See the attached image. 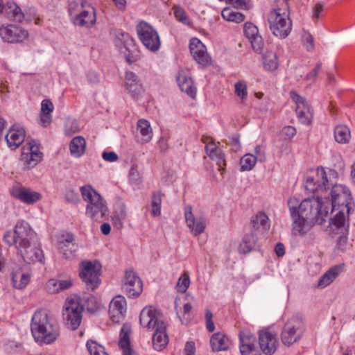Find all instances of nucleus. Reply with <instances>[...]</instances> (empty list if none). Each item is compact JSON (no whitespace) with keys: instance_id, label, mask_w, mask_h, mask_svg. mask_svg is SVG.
Listing matches in <instances>:
<instances>
[{"instance_id":"f257e3e1","label":"nucleus","mask_w":355,"mask_h":355,"mask_svg":"<svg viewBox=\"0 0 355 355\" xmlns=\"http://www.w3.org/2000/svg\"><path fill=\"white\" fill-rule=\"evenodd\" d=\"M331 202L327 198L312 197L301 202L295 197L288 200L291 220V232L306 243L313 241L316 235L313 227L326 222L329 211L333 216L327 227L330 232L344 233L349 225V214L354 207L349 189L343 184H335L331 191Z\"/></svg>"},{"instance_id":"f03ea898","label":"nucleus","mask_w":355,"mask_h":355,"mask_svg":"<svg viewBox=\"0 0 355 355\" xmlns=\"http://www.w3.org/2000/svg\"><path fill=\"white\" fill-rule=\"evenodd\" d=\"M31 329L35 341L39 345H51L60 336V326L46 310H37L32 316Z\"/></svg>"},{"instance_id":"7ed1b4c3","label":"nucleus","mask_w":355,"mask_h":355,"mask_svg":"<svg viewBox=\"0 0 355 355\" xmlns=\"http://www.w3.org/2000/svg\"><path fill=\"white\" fill-rule=\"evenodd\" d=\"M80 192L86 202L85 215L92 220L101 222L109 214L107 203L104 198L90 184L82 186Z\"/></svg>"},{"instance_id":"20e7f679","label":"nucleus","mask_w":355,"mask_h":355,"mask_svg":"<svg viewBox=\"0 0 355 355\" xmlns=\"http://www.w3.org/2000/svg\"><path fill=\"white\" fill-rule=\"evenodd\" d=\"M35 238V233L25 220H19L14 230H8L4 233L3 241L9 246H15L17 250L25 246H29Z\"/></svg>"},{"instance_id":"39448f33","label":"nucleus","mask_w":355,"mask_h":355,"mask_svg":"<svg viewBox=\"0 0 355 355\" xmlns=\"http://www.w3.org/2000/svg\"><path fill=\"white\" fill-rule=\"evenodd\" d=\"M268 21L272 33L277 37H287L292 30V22L289 18L288 5L273 9L268 14Z\"/></svg>"},{"instance_id":"423d86ee","label":"nucleus","mask_w":355,"mask_h":355,"mask_svg":"<svg viewBox=\"0 0 355 355\" xmlns=\"http://www.w3.org/2000/svg\"><path fill=\"white\" fill-rule=\"evenodd\" d=\"M338 177V173L335 170L330 169L327 172L323 167H318L306 176L304 187L310 193L322 192L332 184Z\"/></svg>"},{"instance_id":"0eeeda50","label":"nucleus","mask_w":355,"mask_h":355,"mask_svg":"<svg viewBox=\"0 0 355 355\" xmlns=\"http://www.w3.org/2000/svg\"><path fill=\"white\" fill-rule=\"evenodd\" d=\"M304 332V320L299 315L291 317L285 323L281 334V340L286 346H291L301 340Z\"/></svg>"},{"instance_id":"6e6552de","label":"nucleus","mask_w":355,"mask_h":355,"mask_svg":"<svg viewBox=\"0 0 355 355\" xmlns=\"http://www.w3.org/2000/svg\"><path fill=\"white\" fill-rule=\"evenodd\" d=\"M101 264L97 260H83L79 265V276L87 288L96 289L100 284Z\"/></svg>"},{"instance_id":"1a4fd4ad","label":"nucleus","mask_w":355,"mask_h":355,"mask_svg":"<svg viewBox=\"0 0 355 355\" xmlns=\"http://www.w3.org/2000/svg\"><path fill=\"white\" fill-rule=\"evenodd\" d=\"M83 310L84 306L79 297L73 296L67 298L63 309V318L72 330L77 329L80 326Z\"/></svg>"},{"instance_id":"9d476101","label":"nucleus","mask_w":355,"mask_h":355,"mask_svg":"<svg viewBox=\"0 0 355 355\" xmlns=\"http://www.w3.org/2000/svg\"><path fill=\"white\" fill-rule=\"evenodd\" d=\"M115 46L124 54L127 62L132 63L139 57V51L135 40L128 33L117 31L114 38Z\"/></svg>"},{"instance_id":"9b49d317","label":"nucleus","mask_w":355,"mask_h":355,"mask_svg":"<svg viewBox=\"0 0 355 355\" xmlns=\"http://www.w3.org/2000/svg\"><path fill=\"white\" fill-rule=\"evenodd\" d=\"M137 32L144 46L153 52L158 51L160 40L157 32L148 23L141 21L137 26Z\"/></svg>"},{"instance_id":"f8f14e48","label":"nucleus","mask_w":355,"mask_h":355,"mask_svg":"<svg viewBox=\"0 0 355 355\" xmlns=\"http://www.w3.org/2000/svg\"><path fill=\"white\" fill-rule=\"evenodd\" d=\"M42 159L40 143L36 140H28L21 148L20 161L26 168L35 167Z\"/></svg>"},{"instance_id":"ddd939ff","label":"nucleus","mask_w":355,"mask_h":355,"mask_svg":"<svg viewBox=\"0 0 355 355\" xmlns=\"http://www.w3.org/2000/svg\"><path fill=\"white\" fill-rule=\"evenodd\" d=\"M291 97L295 103V112L299 121L304 125H310L313 120V113L309 102L294 92H291Z\"/></svg>"},{"instance_id":"4468645a","label":"nucleus","mask_w":355,"mask_h":355,"mask_svg":"<svg viewBox=\"0 0 355 355\" xmlns=\"http://www.w3.org/2000/svg\"><path fill=\"white\" fill-rule=\"evenodd\" d=\"M28 37V31L21 26L14 24H3L0 26V37L5 42L19 43Z\"/></svg>"},{"instance_id":"2eb2a0df","label":"nucleus","mask_w":355,"mask_h":355,"mask_svg":"<svg viewBox=\"0 0 355 355\" xmlns=\"http://www.w3.org/2000/svg\"><path fill=\"white\" fill-rule=\"evenodd\" d=\"M184 217L191 233L196 236L204 232L207 227L205 217L202 214H194L191 205L184 207Z\"/></svg>"},{"instance_id":"dca6fc26","label":"nucleus","mask_w":355,"mask_h":355,"mask_svg":"<svg viewBox=\"0 0 355 355\" xmlns=\"http://www.w3.org/2000/svg\"><path fill=\"white\" fill-rule=\"evenodd\" d=\"M141 326L148 331H152L159 326V323H165L161 319L157 310L153 306L144 307L139 315Z\"/></svg>"},{"instance_id":"f3484780","label":"nucleus","mask_w":355,"mask_h":355,"mask_svg":"<svg viewBox=\"0 0 355 355\" xmlns=\"http://www.w3.org/2000/svg\"><path fill=\"white\" fill-rule=\"evenodd\" d=\"M123 288L129 297H137L141 293L142 282L133 270H129L125 272Z\"/></svg>"},{"instance_id":"a211bd4d","label":"nucleus","mask_w":355,"mask_h":355,"mask_svg":"<svg viewBox=\"0 0 355 355\" xmlns=\"http://www.w3.org/2000/svg\"><path fill=\"white\" fill-rule=\"evenodd\" d=\"M82 10L74 14L73 24L86 28L94 26L96 21L94 8L86 2L81 3Z\"/></svg>"},{"instance_id":"6ab92c4d","label":"nucleus","mask_w":355,"mask_h":355,"mask_svg":"<svg viewBox=\"0 0 355 355\" xmlns=\"http://www.w3.org/2000/svg\"><path fill=\"white\" fill-rule=\"evenodd\" d=\"M259 344L261 350L266 355H272L277 350L278 340L276 334L269 329L259 332Z\"/></svg>"},{"instance_id":"aec40b11","label":"nucleus","mask_w":355,"mask_h":355,"mask_svg":"<svg viewBox=\"0 0 355 355\" xmlns=\"http://www.w3.org/2000/svg\"><path fill=\"white\" fill-rule=\"evenodd\" d=\"M189 49L193 59L200 65L205 67L211 64V58L205 44L198 38L190 40Z\"/></svg>"},{"instance_id":"412c9836","label":"nucleus","mask_w":355,"mask_h":355,"mask_svg":"<svg viewBox=\"0 0 355 355\" xmlns=\"http://www.w3.org/2000/svg\"><path fill=\"white\" fill-rule=\"evenodd\" d=\"M239 348L242 355H261L256 346V337L249 330L241 331L239 333Z\"/></svg>"},{"instance_id":"4be33fe9","label":"nucleus","mask_w":355,"mask_h":355,"mask_svg":"<svg viewBox=\"0 0 355 355\" xmlns=\"http://www.w3.org/2000/svg\"><path fill=\"white\" fill-rule=\"evenodd\" d=\"M10 192L12 197L26 205H33L42 199L40 193L21 186L13 187Z\"/></svg>"},{"instance_id":"5701e85b","label":"nucleus","mask_w":355,"mask_h":355,"mask_svg":"<svg viewBox=\"0 0 355 355\" xmlns=\"http://www.w3.org/2000/svg\"><path fill=\"white\" fill-rule=\"evenodd\" d=\"M127 311V302L122 295L115 296L110 302L108 313L114 322H119L125 318Z\"/></svg>"},{"instance_id":"b1692460","label":"nucleus","mask_w":355,"mask_h":355,"mask_svg":"<svg viewBox=\"0 0 355 355\" xmlns=\"http://www.w3.org/2000/svg\"><path fill=\"white\" fill-rule=\"evenodd\" d=\"M19 256L26 263L39 262L44 263V255L43 251L35 245V242L31 243L29 246H25L17 250Z\"/></svg>"},{"instance_id":"393cba45","label":"nucleus","mask_w":355,"mask_h":355,"mask_svg":"<svg viewBox=\"0 0 355 355\" xmlns=\"http://www.w3.org/2000/svg\"><path fill=\"white\" fill-rule=\"evenodd\" d=\"M11 280L14 288L24 289L31 280V274L26 268L15 266L12 267Z\"/></svg>"},{"instance_id":"a878e982","label":"nucleus","mask_w":355,"mask_h":355,"mask_svg":"<svg viewBox=\"0 0 355 355\" xmlns=\"http://www.w3.org/2000/svg\"><path fill=\"white\" fill-rule=\"evenodd\" d=\"M244 33L251 44V46L256 52H260L264 46L262 37L259 33L257 27L252 23H245Z\"/></svg>"},{"instance_id":"bb28decb","label":"nucleus","mask_w":355,"mask_h":355,"mask_svg":"<svg viewBox=\"0 0 355 355\" xmlns=\"http://www.w3.org/2000/svg\"><path fill=\"white\" fill-rule=\"evenodd\" d=\"M204 142L206 144V154L211 159L216 162L219 171H223L226 165L225 153L214 141H204Z\"/></svg>"},{"instance_id":"cd10ccee","label":"nucleus","mask_w":355,"mask_h":355,"mask_svg":"<svg viewBox=\"0 0 355 355\" xmlns=\"http://www.w3.org/2000/svg\"><path fill=\"white\" fill-rule=\"evenodd\" d=\"M25 137L26 131L24 127L19 125H15L9 130L5 137V139L10 148L16 149L24 141Z\"/></svg>"},{"instance_id":"c85d7f7f","label":"nucleus","mask_w":355,"mask_h":355,"mask_svg":"<svg viewBox=\"0 0 355 355\" xmlns=\"http://www.w3.org/2000/svg\"><path fill=\"white\" fill-rule=\"evenodd\" d=\"M125 87L126 91L133 97L138 96L143 92V85L138 76L128 71L125 76Z\"/></svg>"},{"instance_id":"c756f323","label":"nucleus","mask_w":355,"mask_h":355,"mask_svg":"<svg viewBox=\"0 0 355 355\" xmlns=\"http://www.w3.org/2000/svg\"><path fill=\"white\" fill-rule=\"evenodd\" d=\"M153 136L150 123L144 119H139L137 122V141L141 144L150 142Z\"/></svg>"},{"instance_id":"7c9ffc66","label":"nucleus","mask_w":355,"mask_h":355,"mask_svg":"<svg viewBox=\"0 0 355 355\" xmlns=\"http://www.w3.org/2000/svg\"><path fill=\"white\" fill-rule=\"evenodd\" d=\"M176 80L182 92H185L191 98H194L196 95V88L189 73L184 71H180L177 75Z\"/></svg>"},{"instance_id":"2f4dec72","label":"nucleus","mask_w":355,"mask_h":355,"mask_svg":"<svg viewBox=\"0 0 355 355\" xmlns=\"http://www.w3.org/2000/svg\"><path fill=\"white\" fill-rule=\"evenodd\" d=\"M343 271V265H336L328 269L318 279L317 287L324 288L330 285Z\"/></svg>"},{"instance_id":"473e14b6","label":"nucleus","mask_w":355,"mask_h":355,"mask_svg":"<svg viewBox=\"0 0 355 355\" xmlns=\"http://www.w3.org/2000/svg\"><path fill=\"white\" fill-rule=\"evenodd\" d=\"M153 331H155L153 336V347L156 350L160 351L164 349L168 343L166 323H159V326Z\"/></svg>"},{"instance_id":"72a5a7b5","label":"nucleus","mask_w":355,"mask_h":355,"mask_svg":"<svg viewBox=\"0 0 355 355\" xmlns=\"http://www.w3.org/2000/svg\"><path fill=\"white\" fill-rule=\"evenodd\" d=\"M73 235L69 233L62 234L58 241V248L65 259L69 258L74 250Z\"/></svg>"},{"instance_id":"f704fd0d","label":"nucleus","mask_w":355,"mask_h":355,"mask_svg":"<svg viewBox=\"0 0 355 355\" xmlns=\"http://www.w3.org/2000/svg\"><path fill=\"white\" fill-rule=\"evenodd\" d=\"M54 105L49 99H44L41 103L39 123L42 127H48L52 121V112Z\"/></svg>"},{"instance_id":"c9c22d12","label":"nucleus","mask_w":355,"mask_h":355,"mask_svg":"<svg viewBox=\"0 0 355 355\" xmlns=\"http://www.w3.org/2000/svg\"><path fill=\"white\" fill-rule=\"evenodd\" d=\"M210 344L214 351L227 350L230 347V340L223 333L217 332L212 335Z\"/></svg>"},{"instance_id":"e433bc0d","label":"nucleus","mask_w":355,"mask_h":355,"mask_svg":"<svg viewBox=\"0 0 355 355\" xmlns=\"http://www.w3.org/2000/svg\"><path fill=\"white\" fill-rule=\"evenodd\" d=\"M129 333L130 327L123 325L120 332L119 346L122 350L123 355H138L130 346Z\"/></svg>"},{"instance_id":"4c0bfd02","label":"nucleus","mask_w":355,"mask_h":355,"mask_svg":"<svg viewBox=\"0 0 355 355\" xmlns=\"http://www.w3.org/2000/svg\"><path fill=\"white\" fill-rule=\"evenodd\" d=\"M262 64L263 69L270 72L277 70L279 65L277 54L272 51H266L262 55Z\"/></svg>"},{"instance_id":"58836bf2","label":"nucleus","mask_w":355,"mask_h":355,"mask_svg":"<svg viewBox=\"0 0 355 355\" xmlns=\"http://www.w3.org/2000/svg\"><path fill=\"white\" fill-rule=\"evenodd\" d=\"M252 227L260 232L267 231L270 226L268 216L262 211L258 212L251 218Z\"/></svg>"},{"instance_id":"ea45409f","label":"nucleus","mask_w":355,"mask_h":355,"mask_svg":"<svg viewBox=\"0 0 355 355\" xmlns=\"http://www.w3.org/2000/svg\"><path fill=\"white\" fill-rule=\"evenodd\" d=\"M85 139L81 136L75 137L69 144L70 153L74 157H80L83 155L85 152Z\"/></svg>"},{"instance_id":"a19ab883","label":"nucleus","mask_w":355,"mask_h":355,"mask_svg":"<svg viewBox=\"0 0 355 355\" xmlns=\"http://www.w3.org/2000/svg\"><path fill=\"white\" fill-rule=\"evenodd\" d=\"M72 285V282L70 279H50L46 283V290L49 293L54 294L70 288Z\"/></svg>"},{"instance_id":"79ce46f5","label":"nucleus","mask_w":355,"mask_h":355,"mask_svg":"<svg viewBox=\"0 0 355 355\" xmlns=\"http://www.w3.org/2000/svg\"><path fill=\"white\" fill-rule=\"evenodd\" d=\"M4 9L8 18L17 22L23 21L24 15L21 8L15 2L8 1Z\"/></svg>"},{"instance_id":"37998d69","label":"nucleus","mask_w":355,"mask_h":355,"mask_svg":"<svg viewBox=\"0 0 355 355\" xmlns=\"http://www.w3.org/2000/svg\"><path fill=\"white\" fill-rule=\"evenodd\" d=\"M334 137L337 142L340 144H347L351 138V132L349 128L346 125H338L334 130Z\"/></svg>"},{"instance_id":"c03bdc74","label":"nucleus","mask_w":355,"mask_h":355,"mask_svg":"<svg viewBox=\"0 0 355 355\" xmlns=\"http://www.w3.org/2000/svg\"><path fill=\"white\" fill-rule=\"evenodd\" d=\"M257 238L253 234H249L244 236L239 245L240 253L246 254L250 252L255 246Z\"/></svg>"},{"instance_id":"a18cd8bd","label":"nucleus","mask_w":355,"mask_h":355,"mask_svg":"<svg viewBox=\"0 0 355 355\" xmlns=\"http://www.w3.org/2000/svg\"><path fill=\"white\" fill-rule=\"evenodd\" d=\"M221 15L223 19L228 21L241 23L245 19V16L241 12L229 8H224L222 10Z\"/></svg>"},{"instance_id":"49530a36","label":"nucleus","mask_w":355,"mask_h":355,"mask_svg":"<svg viewBox=\"0 0 355 355\" xmlns=\"http://www.w3.org/2000/svg\"><path fill=\"white\" fill-rule=\"evenodd\" d=\"M258 161L254 157V154L246 153L241 159L239 164L241 171H252Z\"/></svg>"},{"instance_id":"de8ad7c7","label":"nucleus","mask_w":355,"mask_h":355,"mask_svg":"<svg viewBox=\"0 0 355 355\" xmlns=\"http://www.w3.org/2000/svg\"><path fill=\"white\" fill-rule=\"evenodd\" d=\"M86 346L90 355H108L105 351L104 347L94 340H88Z\"/></svg>"},{"instance_id":"09e8293b","label":"nucleus","mask_w":355,"mask_h":355,"mask_svg":"<svg viewBox=\"0 0 355 355\" xmlns=\"http://www.w3.org/2000/svg\"><path fill=\"white\" fill-rule=\"evenodd\" d=\"M234 92L240 99L241 103H244L248 97L247 85L244 81H238L234 84Z\"/></svg>"},{"instance_id":"8fccbe9b","label":"nucleus","mask_w":355,"mask_h":355,"mask_svg":"<svg viewBox=\"0 0 355 355\" xmlns=\"http://www.w3.org/2000/svg\"><path fill=\"white\" fill-rule=\"evenodd\" d=\"M190 285V278L188 273L184 272L178 279L175 289L178 293H184Z\"/></svg>"},{"instance_id":"3c124183","label":"nucleus","mask_w":355,"mask_h":355,"mask_svg":"<svg viewBox=\"0 0 355 355\" xmlns=\"http://www.w3.org/2000/svg\"><path fill=\"white\" fill-rule=\"evenodd\" d=\"M174 15L177 20L185 25L190 24V20L187 17L184 10L179 6L173 7Z\"/></svg>"},{"instance_id":"603ef678","label":"nucleus","mask_w":355,"mask_h":355,"mask_svg":"<svg viewBox=\"0 0 355 355\" xmlns=\"http://www.w3.org/2000/svg\"><path fill=\"white\" fill-rule=\"evenodd\" d=\"M297 133L295 128L291 125H286L284 127L281 132V137L285 140L291 139Z\"/></svg>"},{"instance_id":"864d4df0","label":"nucleus","mask_w":355,"mask_h":355,"mask_svg":"<svg viewBox=\"0 0 355 355\" xmlns=\"http://www.w3.org/2000/svg\"><path fill=\"white\" fill-rule=\"evenodd\" d=\"M254 157L259 162H264L266 160V153L263 147L257 145L253 150Z\"/></svg>"},{"instance_id":"5fc2aeb1","label":"nucleus","mask_w":355,"mask_h":355,"mask_svg":"<svg viewBox=\"0 0 355 355\" xmlns=\"http://www.w3.org/2000/svg\"><path fill=\"white\" fill-rule=\"evenodd\" d=\"M64 199L70 203L76 204L80 201L78 193L73 189H68L64 193Z\"/></svg>"},{"instance_id":"6e6d98bb","label":"nucleus","mask_w":355,"mask_h":355,"mask_svg":"<svg viewBox=\"0 0 355 355\" xmlns=\"http://www.w3.org/2000/svg\"><path fill=\"white\" fill-rule=\"evenodd\" d=\"M129 182L135 186H138L141 183L140 174L135 166H132L129 171Z\"/></svg>"},{"instance_id":"4d7b16f0","label":"nucleus","mask_w":355,"mask_h":355,"mask_svg":"<svg viewBox=\"0 0 355 355\" xmlns=\"http://www.w3.org/2000/svg\"><path fill=\"white\" fill-rule=\"evenodd\" d=\"M302 41L304 46L307 50L310 51L313 49V38L310 34L305 33L302 37Z\"/></svg>"},{"instance_id":"13d9d810","label":"nucleus","mask_w":355,"mask_h":355,"mask_svg":"<svg viewBox=\"0 0 355 355\" xmlns=\"http://www.w3.org/2000/svg\"><path fill=\"white\" fill-rule=\"evenodd\" d=\"M320 67H321V64H318L315 66V67L306 75V80L309 83L314 82L318 76V71H319Z\"/></svg>"},{"instance_id":"bf43d9fd","label":"nucleus","mask_w":355,"mask_h":355,"mask_svg":"<svg viewBox=\"0 0 355 355\" xmlns=\"http://www.w3.org/2000/svg\"><path fill=\"white\" fill-rule=\"evenodd\" d=\"M102 157L104 160L114 162L118 160V155L114 152H104L102 154Z\"/></svg>"},{"instance_id":"052dcab7","label":"nucleus","mask_w":355,"mask_h":355,"mask_svg":"<svg viewBox=\"0 0 355 355\" xmlns=\"http://www.w3.org/2000/svg\"><path fill=\"white\" fill-rule=\"evenodd\" d=\"M248 0H226V2L236 8H243L247 3Z\"/></svg>"},{"instance_id":"680f3d73","label":"nucleus","mask_w":355,"mask_h":355,"mask_svg":"<svg viewBox=\"0 0 355 355\" xmlns=\"http://www.w3.org/2000/svg\"><path fill=\"white\" fill-rule=\"evenodd\" d=\"M323 10V5L320 3H316L313 10V17L314 19L319 18L320 12Z\"/></svg>"},{"instance_id":"e2e57ef3","label":"nucleus","mask_w":355,"mask_h":355,"mask_svg":"<svg viewBox=\"0 0 355 355\" xmlns=\"http://www.w3.org/2000/svg\"><path fill=\"white\" fill-rule=\"evenodd\" d=\"M196 347L193 342H187L184 347V353H195Z\"/></svg>"},{"instance_id":"0e129e2a","label":"nucleus","mask_w":355,"mask_h":355,"mask_svg":"<svg viewBox=\"0 0 355 355\" xmlns=\"http://www.w3.org/2000/svg\"><path fill=\"white\" fill-rule=\"evenodd\" d=\"M275 250L278 257H282L285 253L284 246L282 243L277 244Z\"/></svg>"},{"instance_id":"69168bd1","label":"nucleus","mask_w":355,"mask_h":355,"mask_svg":"<svg viewBox=\"0 0 355 355\" xmlns=\"http://www.w3.org/2000/svg\"><path fill=\"white\" fill-rule=\"evenodd\" d=\"M162 199L160 194H154L152 199V206H161Z\"/></svg>"},{"instance_id":"338daca9","label":"nucleus","mask_w":355,"mask_h":355,"mask_svg":"<svg viewBox=\"0 0 355 355\" xmlns=\"http://www.w3.org/2000/svg\"><path fill=\"white\" fill-rule=\"evenodd\" d=\"M101 231L104 235H108L111 231V226L109 223H103L101 226Z\"/></svg>"},{"instance_id":"774afa93","label":"nucleus","mask_w":355,"mask_h":355,"mask_svg":"<svg viewBox=\"0 0 355 355\" xmlns=\"http://www.w3.org/2000/svg\"><path fill=\"white\" fill-rule=\"evenodd\" d=\"M158 145L161 150L165 151L168 148L166 141L164 137H161L158 141Z\"/></svg>"}]
</instances>
